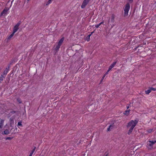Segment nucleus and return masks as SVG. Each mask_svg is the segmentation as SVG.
Wrapping results in <instances>:
<instances>
[{"instance_id":"nucleus-6","label":"nucleus","mask_w":156,"mask_h":156,"mask_svg":"<svg viewBox=\"0 0 156 156\" xmlns=\"http://www.w3.org/2000/svg\"><path fill=\"white\" fill-rule=\"evenodd\" d=\"M20 24L18 23L15 25L13 28V32L15 33L18 30Z\"/></svg>"},{"instance_id":"nucleus-8","label":"nucleus","mask_w":156,"mask_h":156,"mask_svg":"<svg viewBox=\"0 0 156 156\" xmlns=\"http://www.w3.org/2000/svg\"><path fill=\"white\" fill-rule=\"evenodd\" d=\"M14 34V33L12 32L9 36H8V39L9 40L11 38V37H12L13 36Z\"/></svg>"},{"instance_id":"nucleus-2","label":"nucleus","mask_w":156,"mask_h":156,"mask_svg":"<svg viewBox=\"0 0 156 156\" xmlns=\"http://www.w3.org/2000/svg\"><path fill=\"white\" fill-rule=\"evenodd\" d=\"M64 40V38L62 37L59 41L54 46V50L57 51H58L62 45Z\"/></svg>"},{"instance_id":"nucleus-1","label":"nucleus","mask_w":156,"mask_h":156,"mask_svg":"<svg viewBox=\"0 0 156 156\" xmlns=\"http://www.w3.org/2000/svg\"><path fill=\"white\" fill-rule=\"evenodd\" d=\"M137 122L138 121L135 120H132L128 123L127 125V127L129 129L128 132V134H129L131 133L133 129L136 126Z\"/></svg>"},{"instance_id":"nucleus-24","label":"nucleus","mask_w":156,"mask_h":156,"mask_svg":"<svg viewBox=\"0 0 156 156\" xmlns=\"http://www.w3.org/2000/svg\"><path fill=\"white\" fill-rule=\"evenodd\" d=\"M151 90H155V89H154L153 88H151Z\"/></svg>"},{"instance_id":"nucleus-17","label":"nucleus","mask_w":156,"mask_h":156,"mask_svg":"<svg viewBox=\"0 0 156 156\" xmlns=\"http://www.w3.org/2000/svg\"><path fill=\"white\" fill-rule=\"evenodd\" d=\"M112 125H110L109 127L108 128L107 130L108 131H109L110 130V129H112Z\"/></svg>"},{"instance_id":"nucleus-30","label":"nucleus","mask_w":156,"mask_h":156,"mask_svg":"<svg viewBox=\"0 0 156 156\" xmlns=\"http://www.w3.org/2000/svg\"><path fill=\"white\" fill-rule=\"evenodd\" d=\"M129 108V107H127V108L128 109Z\"/></svg>"},{"instance_id":"nucleus-5","label":"nucleus","mask_w":156,"mask_h":156,"mask_svg":"<svg viewBox=\"0 0 156 156\" xmlns=\"http://www.w3.org/2000/svg\"><path fill=\"white\" fill-rule=\"evenodd\" d=\"M9 10V9L7 8L4 9L3 11L2 12L1 14V16H2L3 15H6L7 14V12Z\"/></svg>"},{"instance_id":"nucleus-21","label":"nucleus","mask_w":156,"mask_h":156,"mask_svg":"<svg viewBox=\"0 0 156 156\" xmlns=\"http://www.w3.org/2000/svg\"><path fill=\"white\" fill-rule=\"evenodd\" d=\"M3 80V77L1 76L0 77V83L1 81H2Z\"/></svg>"},{"instance_id":"nucleus-23","label":"nucleus","mask_w":156,"mask_h":156,"mask_svg":"<svg viewBox=\"0 0 156 156\" xmlns=\"http://www.w3.org/2000/svg\"><path fill=\"white\" fill-rule=\"evenodd\" d=\"M112 69L110 67L108 69V72H109Z\"/></svg>"},{"instance_id":"nucleus-22","label":"nucleus","mask_w":156,"mask_h":156,"mask_svg":"<svg viewBox=\"0 0 156 156\" xmlns=\"http://www.w3.org/2000/svg\"><path fill=\"white\" fill-rule=\"evenodd\" d=\"M106 75H105H105H104V76H103V77L102 78V79L101 80V81H102L104 79V78L105 77V76H106Z\"/></svg>"},{"instance_id":"nucleus-4","label":"nucleus","mask_w":156,"mask_h":156,"mask_svg":"<svg viewBox=\"0 0 156 156\" xmlns=\"http://www.w3.org/2000/svg\"><path fill=\"white\" fill-rule=\"evenodd\" d=\"M156 142V141H149L147 142V146L149 149H151L154 144Z\"/></svg>"},{"instance_id":"nucleus-9","label":"nucleus","mask_w":156,"mask_h":156,"mask_svg":"<svg viewBox=\"0 0 156 156\" xmlns=\"http://www.w3.org/2000/svg\"><path fill=\"white\" fill-rule=\"evenodd\" d=\"M9 130L8 129H6L4 131V134H8L9 133Z\"/></svg>"},{"instance_id":"nucleus-13","label":"nucleus","mask_w":156,"mask_h":156,"mask_svg":"<svg viewBox=\"0 0 156 156\" xmlns=\"http://www.w3.org/2000/svg\"><path fill=\"white\" fill-rule=\"evenodd\" d=\"M151 91V90L149 89L145 91L146 93L147 94H149Z\"/></svg>"},{"instance_id":"nucleus-16","label":"nucleus","mask_w":156,"mask_h":156,"mask_svg":"<svg viewBox=\"0 0 156 156\" xmlns=\"http://www.w3.org/2000/svg\"><path fill=\"white\" fill-rule=\"evenodd\" d=\"M51 2H52L51 0H48V1L47 2L46 5H48L50 4V3H51Z\"/></svg>"},{"instance_id":"nucleus-26","label":"nucleus","mask_w":156,"mask_h":156,"mask_svg":"<svg viewBox=\"0 0 156 156\" xmlns=\"http://www.w3.org/2000/svg\"><path fill=\"white\" fill-rule=\"evenodd\" d=\"M128 1L130 2H132L133 0H128Z\"/></svg>"},{"instance_id":"nucleus-20","label":"nucleus","mask_w":156,"mask_h":156,"mask_svg":"<svg viewBox=\"0 0 156 156\" xmlns=\"http://www.w3.org/2000/svg\"><path fill=\"white\" fill-rule=\"evenodd\" d=\"M22 125V122H19L18 123V126H21Z\"/></svg>"},{"instance_id":"nucleus-11","label":"nucleus","mask_w":156,"mask_h":156,"mask_svg":"<svg viewBox=\"0 0 156 156\" xmlns=\"http://www.w3.org/2000/svg\"><path fill=\"white\" fill-rule=\"evenodd\" d=\"M130 111L129 110L126 111L124 114L126 115H128Z\"/></svg>"},{"instance_id":"nucleus-14","label":"nucleus","mask_w":156,"mask_h":156,"mask_svg":"<svg viewBox=\"0 0 156 156\" xmlns=\"http://www.w3.org/2000/svg\"><path fill=\"white\" fill-rule=\"evenodd\" d=\"M4 121L1 120L0 123V128H1L3 126Z\"/></svg>"},{"instance_id":"nucleus-18","label":"nucleus","mask_w":156,"mask_h":156,"mask_svg":"<svg viewBox=\"0 0 156 156\" xmlns=\"http://www.w3.org/2000/svg\"><path fill=\"white\" fill-rule=\"evenodd\" d=\"M116 64V62H113L111 66H112V67H113Z\"/></svg>"},{"instance_id":"nucleus-28","label":"nucleus","mask_w":156,"mask_h":156,"mask_svg":"<svg viewBox=\"0 0 156 156\" xmlns=\"http://www.w3.org/2000/svg\"><path fill=\"white\" fill-rule=\"evenodd\" d=\"M109 67H110L111 68H112H112H113V67H112V66H110Z\"/></svg>"},{"instance_id":"nucleus-27","label":"nucleus","mask_w":156,"mask_h":156,"mask_svg":"<svg viewBox=\"0 0 156 156\" xmlns=\"http://www.w3.org/2000/svg\"><path fill=\"white\" fill-rule=\"evenodd\" d=\"M108 70L107 71V72H106L105 73V75H107L108 73Z\"/></svg>"},{"instance_id":"nucleus-29","label":"nucleus","mask_w":156,"mask_h":156,"mask_svg":"<svg viewBox=\"0 0 156 156\" xmlns=\"http://www.w3.org/2000/svg\"><path fill=\"white\" fill-rule=\"evenodd\" d=\"M18 101L19 102V103H21V102L20 101Z\"/></svg>"},{"instance_id":"nucleus-19","label":"nucleus","mask_w":156,"mask_h":156,"mask_svg":"<svg viewBox=\"0 0 156 156\" xmlns=\"http://www.w3.org/2000/svg\"><path fill=\"white\" fill-rule=\"evenodd\" d=\"M152 129H150L147 130V132L148 133H151L152 131Z\"/></svg>"},{"instance_id":"nucleus-31","label":"nucleus","mask_w":156,"mask_h":156,"mask_svg":"<svg viewBox=\"0 0 156 156\" xmlns=\"http://www.w3.org/2000/svg\"><path fill=\"white\" fill-rule=\"evenodd\" d=\"M27 1H29L30 0H27Z\"/></svg>"},{"instance_id":"nucleus-10","label":"nucleus","mask_w":156,"mask_h":156,"mask_svg":"<svg viewBox=\"0 0 156 156\" xmlns=\"http://www.w3.org/2000/svg\"><path fill=\"white\" fill-rule=\"evenodd\" d=\"M104 22H102L100 23L99 24L95 25V27L97 28H98L101 24H103Z\"/></svg>"},{"instance_id":"nucleus-32","label":"nucleus","mask_w":156,"mask_h":156,"mask_svg":"<svg viewBox=\"0 0 156 156\" xmlns=\"http://www.w3.org/2000/svg\"><path fill=\"white\" fill-rule=\"evenodd\" d=\"M93 32H92L91 34H92Z\"/></svg>"},{"instance_id":"nucleus-7","label":"nucleus","mask_w":156,"mask_h":156,"mask_svg":"<svg viewBox=\"0 0 156 156\" xmlns=\"http://www.w3.org/2000/svg\"><path fill=\"white\" fill-rule=\"evenodd\" d=\"M90 0H84L82 5H81V7L82 8H84L85 6L87 5V4H88V2H89V1Z\"/></svg>"},{"instance_id":"nucleus-25","label":"nucleus","mask_w":156,"mask_h":156,"mask_svg":"<svg viewBox=\"0 0 156 156\" xmlns=\"http://www.w3.org/2000/svg\"><path fill=\"white\" fill-rule=\"evenodd\" d=\"M10 121H11V122L12 123H14V121L13 120H10Z\"/></svg>"},{"instance_id":"nucleus-3","label":"nucleus","mask_w":156,"mask_h":156,"mask_svg":"<svg viewBox=\"0 0 156 156\" xmlns=\"http://www.w3.org/2000/svg\"><path fill=\"white\" fill-rule=\"evenodd\" d=\"M129 9L130 5L129 3H127L124 7V15L125 16L128 15Z\"/></svg>"},{"instance_id":"nucleus-12","label":"nucleus","mask_w":156,"mask_h":156,"mask_svg":"<svg viewBox=\"0 0 156 156\" xmlns=\"http://www.w3.org/2000/svg\"><path fill=\"white\" fill-rule=\"evenodd\" d=\"M36 147H34V148L33 149V150H32V151H31V152L30 153L29 156H32V155L33 154V153H34Z\"/></svg>"},{"instance_id":"nucleus-15","label":"nucleus","mask_w":156,"mask_h":156,"mask_svg":"<svg viewBox=\"0 0 156 156\" xmlns=\"http://www.w3.org/2000/svg\"><path fill=\"white\" fill-rule=\"evenodd\" d=\"M91 34L87 36V37L86 38V40L87 41H89L90 40V36L91 35Z\"/></svg>"}]
</instances>
